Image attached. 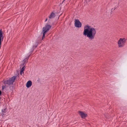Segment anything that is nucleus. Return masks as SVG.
I'll use <instances>...</instances> for the list:
<instances>
[{"label": "nucleus", "instance_id": "nucleus-1", "mask_svg": "<svg viewBox=\"0 0 127 127\" xmlns=\"http://www.w3.org/2000/svg\"><path fill=\"white\" fill-rule=\"evenodd\" d=\"M97 33L96 28L88 25H85L83 34L87 37L90 40L94 39Z\"/></svg>", "mask_w": 127, "mask_h": 127}, {"label": "nucleus", "instance_id": "nucleus-2", "mask_svg": "<svg viewBox=\"0 0 127 127\" xmlns=\"http://www.w3.org/2000/svg\"><path fill=\"white\" fill-rule=\"evenodd\" d=\"M51 27V25H45V27L43 28L42 32L41 33V34L43 33V34L42 37V40H43L44 38L45 34L46 32L49 31Z\"/></svg>", "mask_w": 127, "mask_h": 127}, {"label": "nucleus", "instance_id": "nucleus-3", "mask_svg": "<svg viewBox=\"0 0 127 127\" xmlns=\"http://www.w3.org/2000/svg\"><path fill=\"white\" fill-rule=\"evenodd\" d=\"M126 39L125 38H120L118 41V47L121 48L124 47L125 45Z\"/></svg>", "mask_w": 127, "mask_h": 127}, {"label": "nucleus", "instance_id": "nucleus-4", "mask_svg": "<svg viewBox=\"0 0 127 127\" xmlns=\"http://www.w3.org/2000/svg\"><path fill=\"white\" fill-rule=\"evenodd\" d=\"M16 76H14L10 78L8 80L6 81L3 80V82L4 84L9 85H12L16 79Z\"/></svg>", "mask_w": 127, "mask_h": 127}, {"label": "nucleus", "instance_id": "nucleus-5", "mask_svg": "<svg viewBox=\"0 0 127 127\" xmlns=\"http://www.w3.org/2000/svg\"><path fill=\"white\" fill-rule=\"evenodd\" d=\"M75 26L77 28H80L82 26V24L79 20L77 19H75L74 21Z\"/></svg>", "mask_w": 127, "mask_h": 127}, {"label": "nucleus", "instance_id": "nucleus-6", "mask_svg": "<svg viewBox=\"0 0 127 127\" xmlns=\"http://www.w3.org/2000/svg\"><path fill=\"white\" fill-rule=\"evenodd\" d=\"M79 113L81 117L82 118H85L87 116L86 113H85L79 111Z\"/></svg>", "mask_w": 127, "mask_h": 127}, {"label": "nucleus", "instance_id": "nucleus-7", "mask_svg": "<svg viewBox=\"0 0 127 127\" xmlns=\"http://www.w3.org/2000/svg\"><path fill=\"white\" fill-rule=\"evenodd\" d=\"M7 109L6 108H5L4 109H3L2 110V113L1 115L2 117L7 114L6 113L7 111Z\"/></svg>", "mask_w": 127, "mask_h": 127}, {"label": "nucleus", "instance_id": "nucleus-8", "mask_svg": "<svg viewBox=\"0 0 127 127\" xmlns=\"http://www.w3.org/2000/svg\"><path fill=\"white\" fill-rule=\"evenodd\" d=\"M32 85V82L31 81L29 80L28 81L26 84V86L27 88L30 87Z\"/></svg>", "mask_w": 127, "mask_h": 127}, {"label": "nucleus", "instance_id": "nucleus-9", "mask_svg": "<svg viewBox=\"0 0 127 127\" xmlns=\"http://www.w3.org/2000/svg\"><path fill=\"white\" fill-rule=\"evenodd\" d=\"M55 16V15L53 12H52L50 15L48 17L50 19H52L54 18Z\"/></svg>", "mask_w": 127, "mask_h": 127}, {"label": "nucleus", "instance_id": "nucleus-10", "mask_svg": "<svg viewBox=\"0 0 127 127\" xmlns=\"http://www.w3.org/2000/svg\"><path fill=\"white\" fill-rule=\"evenodd\" d=\"M24 70V67H23L22 69H21L20 71V74L21 75H22V73H23V71Z\"/></svg>", "mask_w": 127, "mask_h": 127}, {"label": "nucleus", "instance_id": "nucleus-11", "mask_svg": "<svg viewBox=\"0 0 127 127\" xmlns=\"http://www.w3.org/2000/svg\"><path fill=\"white\" fill-rule=\"evenodd\" d=\"M38 42H36V45L33 46V48H36V47H37V45H38Z\"/></svg>", "mask_w": 127, "mask_h": 127}, {"label": "nucleus", "instance_id": "nucleus-12", "mask_svg": "<svg viewBox=\"0 0 127 127\" xmlns=\"http://www.w3.org/2000/svg\"><path fill=\"white\" fill-rule=\"evenodd\" d=\"M5 88V86H3L2 87V90H3Z\"/></svg>", "mask_w": 127, "mask_h": 127}, {"label": "nucleus", "instance_id": "nucleus-13", "mask_svg": "<svg viewBox=\"0 0 127 127\" xmlns=\"http://www.w3.org/2000/svg\"><path fill=\"white\" fill-rule=\"evenodd\" d=\"M31 55V54H30V55ZM30 55H29V56L28 57V58H26L25 59V60H28V59L29 57L30 56Z\"/></svg>", "mask_w": 127, "mask_h": 127}, {"label": "nucleus", "instance_id": "nucleus-14", "mask_svg": "<svg viewBox=\"0 0 127 127\" xmlns=\"http://www.w3.org/2000/svg\"><path fill=\"white\" fill-rule=\"evenodd\" d=\"M47 20V18H46L45 21V22H46Z\"/></svg>", "mask_w": 127, "mask_h": 127}, {"label": "nucleus", "instance_id": "nucleus-15", "mask_svg": "<svg viewBox=\"0 0 127 127\" xmlns=\"http://www.w3.org/2000/svg\"><path fill=\"white\" fill-rule=\"evenodd\" d=\"M1 91H0V95H1Z\"/></svg>", "mask_w": 127, "mask_h": 127}]
</instances>
